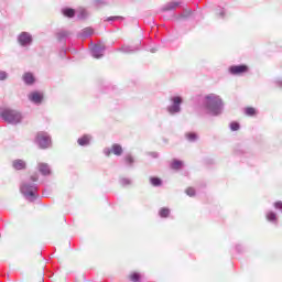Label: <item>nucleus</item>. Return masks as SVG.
I'll return each mask as SVG.
<instances>
[{
	"label": "nucleus",
	"instance_id": "obj_1",
	"mask_svg": "<svg viewBox=\"0 0 282 282\" xmlns=\"http://www.w3.org/2000/svg\"><path fill=\"white\" fill-rule=\"evenodd\" d=\"M206 99L207 109H209L212 113H219V110L221 109V107H224V101L221 100V98L217 95H208Z\"/></svg>",
	"mask_w": 282,
	"mask_h": 282
},
{
	"label": "nucleus",
	"instance_id": "obj_2",
	"mask_svg": "<svg viewBox=\"0 0 282 282\" xmlns=\"http://www.w3.org/2000/svg\"><path fill=\"white\" fill-rule=\"evenodd\" d=\"M1 118L4 119V122H9L10 124H19V122L23 120V116H21V112L11 109L3 110L1 112Z\"/></svg>",
	"mask_w": 282,
	"mask_h": 282
},
{
	"label": "nucleus",
	"instance_id": "obj_3",
	"mask_svg": "<svg viewBox=\"0 0 282 282\" xmlns=\"http://www.w3.org/2000/svg\"><path fill=\"white\" fill-rule=\"evenodd\" d=\"M35 142L39 144L40 149H50V147H52V139L47 132H39L35 137Z\"/></svg>",
	"mask_w": 282,
	"mask_h": 282
},
{
	"label": "nucleus",
	"instance_id": "obj_4",
	"mask_svg": "<svg viewBox=\"0 0 282 282\" xmlns=\"http://www.w3.org/2000/svg\"><path fill=\"white\" fill-rule=\"evenodd\" d=\"M250 67L248 65H234L229 67V74H232V76H241V74H248Z\"/></svg>",
	"mask_w": 282,
	"mask_h": 282
},
{
	"label": "nucleus",
	"instance_id": "obj_5",
	"mask_svg": "<svg viewBox=\"0 0 282 282\" xmlns=\"http://www.w3.org/2000/svg\"><path fill=\"white\" fill-rule=\"evenodd\" d=\"M21 194L25 195V197H34V193H36V187L30 184H22L20 187Z\"/></svg>",
	"mask_w": 282,
	"mask_h": 282
},
{
	"label": "nucleus",
	"instance_id": "obj_6",
	"mask_svg": "<svg viewBox=\"0 0 282 282\" xmlns=\"http://www.w3.org/2000/svg\"><path fill=\"white\" fill-rule=\"evenodd\" d=\"M173 105L169 107L170 113H180L181 108L180 105H182V97L176 96L172 98Z\"/></svg>",
	"mask_w": 282,
	"mask_h": 282
},
{
	"label": "nucleus",
	"instance_id": "obj_7",
	"mask_svg": "<svg viewBox=\"0 0 282 282\" xmlns=\"http://www.w3.org/2000/svg\"><path fill=\"white\" fill-rule=\"evenodd\" d=\"M18 41L20 45H30V43H32V35H30V33L22 32L19 35Z\"/></svg>",
	"mask_w": 282,
	"mask_h": 282
},
{
	"label": "nucleus",
	"instance_id": "obj_8",
	"mask_svg": "<svg viewBox=\"0 0 282 282\" xmlns=\"http://www.w3.org/2000/svg\"><path fill=\"white\" fill-rule=\"evenodd\" d=\"M29 98L32 102H35L36 105H41L43 102V94L37 91L31 93Z\"/></svg>",
	"mask_w": 282,
	"mask_h": 282
},
{
	"label": "nucleus",
	"instance_id": "obj_9",
	"mask_svg": "<svg viewBox=\"0 0 282 282\" xmlns=\"http://www.w3.org/2000/svg\"><path fill=\"white\" fill-rule=\"evenodd\" d=\"M128 279L131 281V282H140L141 279H142V274H140V272H131L129 275H128Z\"/></svg>",
	"mask_w": 282,
	"mask_h": 282
},
{
	"label": "nucleus",
	"instance_id": "obj_10",
	"mask_svg": "<svg viewBox=\"0 0 282 282\" xmlns=\"http://www.w3.org/2000/svg\"><path fill=\"white\" fill-rule=\"evenodd\" d=\"M13 167L17 171H23V169H25V161H23V160H15V161H13Z\"/></svg>",
	"mask_w": 282,
	"mask_h": 282
},
{
	"label": "nucleus",
	"instance_id": "obj_11",
	"mask_svg": "<svg viewBox=\"0 0 282 282\" xmlns=\"http://www.w3.org/2000/svg\"><path fill=\"white\" fill-rule=\"evenodd\" d=\"M23 80L26 85H33L34 83V75H32V73H25L23 75Z\"/></svg>",
	"mask_w": 282,
	"mask_h": 282
},
{
	"label": "nucleus",
	"instance_id": "obj_12",
	"mask_svg": "<svg viewBox=\"0 0 282 282\" xmlns=\"http://www.w3.org/2000/svg\"><path fill=\"white\" fill-rule=\"evenodd\" d=\"M111 152L113 153V155H122V145L118 143L112 144Z\"/></svg>",
	"mask_w": 282,
	"mask_h": 282
},
{
	"label": "nucleus",
	"instance_id": "obj_13",
	"mask_svg": "<svg viewBox=\"0 0 282 282\" xmlns=\"http://www.w3.org/2000/svg\"><path fill=\"white\" fill-rule=\"evenodd\" d=\"M39 169H40V173H42V175H50V166H47V164L41 163L39 165Z\"/></svg>",
	"mask_w": 282,
	"mask_h": 282
},
{
	"label": "nucleus",
	"instance_id": "obj_14",
	"mask_svg": "<svg viewBox=\"0 0 282 282\" xmlns=\"http://www.w3.org/2000/svg\"><path fill=\"white\" fill-rule=\"evenodd\" d=\"M182 166H184V163L182 161H172L171 169H173L174 171H178V169H182Z\"/></svg>",
	"mask_w": 282,
	"mask_h": 282
},
{
	"label": "nucleus",
	"instance_id": "obj_15",
	"mask_svg": "<svg viewBox=\"0 0 282 282\" xmlns=\"http://www.w3.org/2000/svg\"><path fill=\"white\" fill-rule=\"evenodd\" d=\"M63 14L64 17H68V19H73V17L76 14V11L74 9H64Z\"/></svg>",
	"mask_w": 282,
	"mask_h": 282
},
{
	"label": "nucleus",
	"instance_id": "obj_16",
	"mask_svg": "<svg viewBox=\"0 0 282 282\" xmlns=\"http://www.w3.org/2000/svg\"><path fill=\"white\" fill-rule=\"evenodd\" d=\"M78 144L80 147H87V144H89V135H84V137L79 138Z\"/></svg>",
	"mask_w": 282,
	"mask_h": 282
},
{
	"label": "nucleus",
	"instance_id": "obj_17",
	"mask_svg": "<svg viewBox=\"0 0 282 282\" xmlns=\"http://www.w3.org/2000/svg\"><path fill=\"white\" fill-rule=\"evenodd\" d=\"M160 217L166 218L171 215V209L163 207L159 212Z\"/></svg>",
	"mask_w": 282,
	"mask_h": 282
},
{
	"label": "nucleus",
	"instance_id": "obj_18",
	"mask_svg": "<svg viewBox=\"0 0 282 282\" xmlns=\"http://www.w3.org/2000/svg\"><path fill=\"white\" fill-rule=\"evenodd\" d=\"M185 138L189 141V142H195V140H197V133L195 132H187L185 134Z\"/></svg>",
	"mask_w": 282,
	"mask_h": 282
},
{
	"label": "nucleus",
	"instance_id": "obj_19",
	"mask_svg": "<svg viewBox=\"0 0 282 282\" xmlns=\"http://www.w3.org/2000/svg\"><path fill=\"white\" fill-rule=\"evenodd\" d=\"M152 186H162V180L160 177H150Z\"/></svg>",
	"mask_w": 282,
	"mask_h": 282
},
{
	"label": "nucleus",
	"instance_id": "obj_20",
	"mask_svg": "<svg viewBox=\"0 0 282 282\" xmlns=\"http://www.w3.org/2000/svg\"><path fill=\"white\" fill-rule=\"evenodd\" d=\"M245 113L246 116H257V109H254L253 107H247L245 109Z\"/></svg>",
	"mask_w": 282,
	"mask_h": 282
},
{
	"label": "nucleus",
	"instance_id": "obj_21",
	"mask_svg": "<svg viewBox=\"0 0 282 282\" xmlns=\"http://www.w3.org/2000/svg\"><path fill=\"white\" fill-rule=\"evenodd\" d=\"M267 219L268 221H278V218H276V214L274 212H269L267 214Z\"/></svg>",
	"mask_w": 282,
	"mask_h": 282
},
{
	"label": "nucleus",
	"instance_id": "obj_22",
	"mask_svg": "<svg viewBox=\"0 0 282 282\" xmlns=\"http://www.w3.org/2000/svg\"><path fill=\"white\" fill-rule=\"evenodd\" d=\"M185 193L188 195V197H195V188L193 187H187Z\"/></svg>",
	"mask_w": 282,
	"mask_h": 282
},
{
	"label": "nucleus",
	"instance_id": "obj_23",
	"mask_svg": "<svg viewBox=\"0 0 282 282\" xmlns=\"http://www.w3.org/2000/svg\"><path fill=\"white\" fill-rule=\"evenodd\" d=\"M124 160H126V163H128V164H133V162H134V159H133V156L131 154H128L124 158Z\"/></svg>",
	"mask_w": 282,
	"mask_h": 282
},
{
	"label": "nucleus",
	"instance_id": "obj_24",
	"mask_svg": "<svg viewBox=\"0 0 282 282\" xmlns=\"http://www.w3.org/2000/svg\"><path fill=\"white\" fill-rule=\"evenodd\" d=\"M230 129H231V131H239V123L231 122L230 123Z\"/></svg>",
	"mask_w": 282,
	"mask_h": 282
},
{
	"label": "nucleus",
	"instance_id": "obj_25",
	"mask_svg": "<svg viewBox=\"0 0 282 282\" xmlns=\"http://www.w3.org/2000/svg\"><path fill=\"white\" fill-rule=\"evenodd\" d=\"M93 56H94V58H101V57H102V54H98V48H95V50L93 51Z\"/></svg>",
	"mask_w": 282,
	"mask_h": 282
},
{
	"label": "nucleus",
	"instance_id": "obj_26",
	"mask_svg": "<svg viewBox=\"0 0 282 282\" xmlns=\"http://www.w3.org/2000/svg\"><path fill=\"white\" fill-rule=\"evenodd\" d=\"M8 78V74L3 70H0V80H6Z\"/></svg>",
	"mask_w": 282,
	"mask_h": 282
},
{
	"label": "nucleus",
	"instance_id": "obj_27",
	"mask_svg": "<svg viewBox=\"0 0 282 282\" xmlns=\"http://www.w3.org/2000/svg\"><path fill=\"white\" fill-rule=\"evenodd\" d=\"M274 208H278L279 210H282V202H276L274 204Z\"/></svg>",
	"mask_w": 282,
	"mask_h": 282
},
{
	"label": "nucleus",
	"instance_id": "obj_28",
	"mask_svg": "<svg viewBox=\"0 0 282 282\" xmlns=\"http://www.w3.org/2000/svg\"><path fill=\"white\" fill-rule=\"evenodd\" d=\"M32 182H39V175L34 174L31 176Z\"/></svg>",
	"mask_w": 282,
	"mask_h": 282
},
{
	"label": "nucleus",
	"instance_id": "obj_29",
	"mask_svg": "<svg viewBox=\"0 0 282 282\" xmlns=\"http://www.w3.org/2000/svg\"><path fill=\"white\" fill-rule=\"evenodd\" d=\"M122 184L129 185V184H131V181H129V178H123L122 180Z\"/></svg>",
	"mask_w": 282,
	"mask_h": 282
},
{
	"label": "nucleus",
	"instance_id": "obj_30",
	"mask_svg": "<svg viewBox=\"0 0 282 282\" xmlns=\"http://www.w3.org/2000/svg\"><path fill=\"white\" fill-rule=\"evenodd\" d=\"M85 34H91L94 31L89 28L85 29L84 30Z\"/></svg>",
	"mask_w": 282,
	"mask_h": 282
},
{
	"label": "nucleus",
	"instance_id": "obj_31",
	"mask_svg": "<svg viewBox=\"0 0 282 282\" xmlns=\"http://www.w3.org/2000/svg\"><path fill=\"white\" fill-rule=\"evenodd\" d=\"M111 152H108L107 155H110Z\"/></svg>",
	"mask_w": 282,
	"mask_h": 282
}]
</instances>
